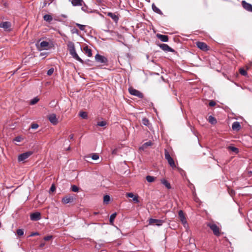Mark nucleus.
<instances>
[{
    "label": "nucleus",
    "mask_w": 252,
    "mask_h": 252,
    "mask_svg": "<svg viewBox=\"0 0 252 252\" xmlns=\"http://www.w3.org/2000/svg\"><path fill=\"white\" fill-rule=\"evenodd\" d=\"M208 121L211 124H215L217 123L216 119L212 116H209Z\"/></svg>",
    "instance_id": "cd10ccee"
},
{
    "label": "nucleus",
    "mask_w": 252,
    "mask_h": 252,
    "mask_svg": "<svg viewBox=\"0 0 252 252\" xmlns=\"http://www.w3.org/2000/svg\"><path fill=\"white\" fill-rule=\"evenodd\" d=\"M49 45V42L46 41H42L40 43V44L38 48L39 50H47L48 47Z\"/></svg>",
    "instance_id": "dca6fc26"
},
{
    "label": "nucleus",
    "mask_w": 252,
    "mask_h": 252,
    "mask_svg": "<svg viewBox=\"0 0 252 252\" xmlns=\"http://www.w3.org/2000/svg\"><path fill=\"white\" fill-rule=\"evenodd\" d=\"M150 0H148V1H149Z\"/></svg>",
    "instance_id": "4d7b16f0"
},
{
    "label": "nucleus",
    "mask_w": 252,
    "mask_h": 252,
    "mask_svg": "<svg viewBox=\"0 0 252 252\" xmlns=\"http://www.w3.org/2000/svg\"><path fill=\"white\" fill-rule=\"evenodd\" d=\"M30 219L32 220L37 221L41 219V214L39 212H34L30 215Z\"/></svg>",
    "instance_id": "1a4fd4ad"
},
{
    "label": "nucleus",
    "mask_w": 252,
    "mask_h": 252,
    "mask_svg": "<svg viewBox=\"0 0 252 252\" xmlns=\"http://www.w3.org/2000/svg\"><path fill=\"white\" fill-rule=\"evenodd\" d=\"M150 0H148V1H149Z\"/></svg>",
    "instance_id": "6e6d98bb"
},
{
    "label": "nucleus",
    "mask_w": 252,
    "mask_h": 252,
    "mask_svg": "<svg viewBox=\"0 0 252 252\" xmlns=\"http://www.w3.org/2000/svg\"><path fill=\"white\" fill-rule=\"evenodd\" d=\"M11 24L10 22H3L0 23V28L5 30H9L11 28Z\"/></svg>",
    "instance_id": "2eb2a0df"
},
{
    "label": "nucleus",
    "mask_w": 252,
    "mask_h": 252,
    "mask_svg": "<svg viewBox=\"0 0 252 252\" xmlns=\"http://www.w3.org/2000/svg\"><path fill=\"white\" fill-rule=\"evenodd\" d=\"M67 49L68 50L69 52L70 55L75 60L79 61V62L81 63H83V61L78 56V54H77L74 44L72 41H68L67 43Z\"/></svg>",
    "instance_id": "f257e3e1"
},
{
    "label": "nucleus",
    "mask_w": 252,
    "mask_h": 252,
    "mask_svg": "<svg viewBox=\"0 0 252 252\" xmlns=\"http://www.w3.org/2000/svg\"><path fill=\"white\" fill-rule=\"evenodd\" d=\"M161 183L164 185L168 189H171V185L170 183L165 179H162L161 180Z\"/></svg>",
    "instance_id": "393cba45"
},
{
    "label": "nucleus",
    "mask_w": 252,
    "mask_h": 252,
    "mask_svg": "<svg viewBox=\"0 0 252 252\" xmlns=\"http://www.w3.org/2000/svg\"><path fill=\"white\" fill-rule=\"evenodd\" d=\"M146 179L148 182L152 183L154 181L155 178L153 176L148 175L146 176Z\"/></svg>",
    "instance_id": "7c9ffc66"
},
{
    "label": "nucleus",
    "mask_w": 252,
    "mask_h": 252,
    "mask_svg": "<svg viewBox=\"0 0 252 252\" xmlns=\"http://www.w3.org/2000/svg\"><path fill=\"white\" fill-rule=\"evenodd\" d=\"M152 9L153 10L158 13V14H159L160 15H162L163 14V13L158 8L154 3H153L152 5Z\"/></svg>",
    "instance_id": "4be33fe9"
},
{
    "label": "nucleus",
    "mask_w": 252,
    "mask_h": 252,
    "mask_svg": "<svg viewBox=\"0 0 252 252\" xmlns=\"http://www.w3.org/2000/svg\"><path fill=\"white\" fill-rule=\"evenodd\" d=\"M228 148L230 150H231V151H232L235 153H238L239 152L238 149L235 147L229 146Z\"/></svg>",
    "instance_id": "f704fd0d"
},
{
    "label": "nucleus",
    "mask_w": 252,
    "mask_h": 252,
    "mask_svg": "<svg viewBox=\"0 0 252 252\" xmlns=\"http://www.w3.org/2000/svg\"><path fill=\"white\" fill-rule=\"evenodd\" d=\"M69 138L70 140H72L73 139V138H74V135L73 134H70L69 136Z\"/></svg>",
    "instance_id": "3c124183"
},
{
    "label": "nucleus",
    "mask_w": 252,
    "mask_h": 252,
    "mask_svg": "<svg viewBox=\"0 0 252 252\" xmlns=\"http://www.w3.org/2000/svg\"><path fill=\"white\" fill-rule=\"evenodd\" d=\"M32 154L33 152L32 151H28L19 155L18 157V161H23L30 157Z\"/></svg>",
    "instance_id": "20e7f679"
},
{
    "label": "nucleus",
    "mask_w": 252,
    "mask_h": 252,
    "mask_svg": "<svg viewBox=\"0 0 252 252\" xmlns=\"http://www.w3.org/2000/svg\"><path fill=\"white\" fill-rule=\"evenodd\" d=\"M92 158L93 160H97L99 158V156L97 154H93L92 156Z\"/></svg>",
    "instance_id": "ea45409f"
},
{
    "label": "nucleus",
    "mask_w": 252,
    "mask_h": 252,
    "mask_svg": "<svg viewBox=\"0 0 252 252\" xmlns=\"http://www.w3.org/2000/svg\"><path fill=\"white\" fill-rule=\"evenodd\" d=\"M74 197L70 195H66L62 198V201L63 204L72 203L74 201Z\"/></svg>",
    "instance_id": "423d86ee"
},
{
    "label": "nucleus",
    "mask_w": 252,
    "mask_h": 252,
    "mask_svg": "<svg viewBox=\"0 0 252 252\" xmlns=\"http://www.w3.org/2000/svg\"><path fill=\"white\" fill-rule=\"evenodd\" d=\"M110 200V196L108 195H105L103 197V203L107 204L109 203Z\"/></svg>",
    "instance_id": "c85d7f7f"
},
{
    "label": "nucleus",
    "mask_w": 252,
    "mask_h": 252,
    "mask_svg": "<svg viewBox=\"0 0 252 252\" xmlns=\"http://www.w3.org/2000/svg\"><path fill=\"white\" fill-rule=\"evenodd\" d=\"M71 190L73 192H78L79 190V188L75 185H72L71 187Z\"/></svg>",
    "instance_id": "4c0bfd02"
},
{
    "label": "nucleus",
    "mask_w": 252,
    "mask_h": 252,
    "mask_svg": "<svg viewBox=\"0 0 252 252\" xmlns=\"http://www.w3.org/2000/svg\"><path fill=\"white\" fill-rule=\"evenodd\" d=\"M106 14L108 16L111 17L115 22H116V23L118 22V21L119 20V17L115 13H113L112 12H108V13H107Z\"/></svg>",
    "instance_id": "f3484780"
},
{
    "label": "nucleus",
    "mask_w": 252,
    "mask_h": 252,
    "mask_svg": "<svg viewBox=\"0 0 252 252\" xmlns=\"http://www.w3.org/2000/svg\"><path fill=\"white\" fill-rule=\"evenodd\" d=\"M106 125H107V122L105 121L98 122L97 123V126H106Z\"/></svg>",
    "instance_id": "473e14b6"
},
{
    "label": "nucleus",
    "mask_w": 252,
    "mask_h": 252,
    "mask_svg": "<svg viewBox=\"0 0 252 252\" xmlns=\"http://www.w3.org/2000/svg\"><path fill=\"white\" fill-rule=\"evenodd\" d=\"M232 128L234 130L239 131L241 128V125L238 122H234L232 126Z\"/></svg>",
    "instance_id": "6ab92c4d"
},
{
    "label": "nucleus",
    "mask_w": 252,
    "mask_h": 252,
    "mask_svg": "<svg viewBox=\"0 0 252 252\" xmlns=\"http://www.w3.org/2000/svg\"><path fill=\"white\" fill-rule=\"evenodd\" d=\"M117 153V149H115L112 151V154L113 155H116Z\"/></svg>",
    "instance_id": "49530a36"
},
{
    "label": "nucleus",
    "mask_w": 252,
    "mask_h": 252,
    "mask_svg": "<svg viewBox=\"0 0 252 252\" xmlns=\"http://www.w3.org/2000/svg\"><path fill=\"white\" fill-rule=\"evenodd\" d=\"M240 73L243 76L247 75V72L244 68H240L239 70Z\"/></svg>",
    "instance_id": "e433bc0d"
},
{
    "label": "nucleus",
    "mask_w": 252,
    "mask_h": 252,
    "mask_svg": "<svg viewBox=\"0 0 252 252\" xmlns=\"http://www.w3.org/2000/svg\"><path fill=\"white\" fill-rule=\"evenodd\" d=\"M75 25H76V26H77L78 27V28L81 31H84L85 30V29L86 28V26L85 25H81V24H78V23H75Z\"/></svg>",
    "instance_id": "72a5a7b5"
},
{
    "label": "nucleus",
    "mask_w": 252,
    "mask_h": 252,
    "mask_svg": "<svg viewBox=\"0 0 252 252\" xmlns=\"http://www.w3.org/2000/svg\"><path fill=\"white\" fill-rule=\"evenodd\" d=\"M84 51L85 53L87 55L88 57H91L92 56V50L88 47V46H86L84 47Z\"/></svg>",
    "instance_id": "5701e85b"
},
{
    "label": "nucleus",
    "mask_w": 252,
    "mask_h": 252,
    "mask_svg": "<svg viewBox=\"0 0 252 252\" xmlns=\"http://www.w3.org/2000/svg\"><path fill=\"white\" fill-rule=\"evenodd\" d=\"M55 187L54 185H52L50 188V190L53 192L55 190Z\"/></svg>",
    "instance_id": "de8ad7c7"
},
{
    "label": "nucleus",
    "mask_w": 252,
    "mask_h": 252,
    "mask_svg": "<svg viewBox=\"0 0 252 252\" xmlns=\"http://www.w3.org/2000/svg\"><path fill=\"white\" fill-rule=\"evenodd\" d=\"M149 224H152L153 223H156V224L158 226H160L164 222V221L161 220H158L151 218L149 220Z\"/></svg>",
    "instance_id": "f8f14e48"
},
{
    "label": "nucleus",
    "mask_w": 252,
    "mask_h": 252,
    "mask_svg": "<svg viewBox=\"0 0 252 252\" xmlns=\"http://www.w3.org/2000/svg\"><path fill=\"white\" fill-rule=\"evenodd\" d=\"M21 140V138L20 137H16L15 139V140L17 142H20Z\"/></svg>",
    "instance_id": "8fccbe9b"
},
{
    "label": "nucleus",
    "mask_w": 252,
    "mask_h": 252,
    "mask_svg": "<svg viewBox=\"0 0 252 252\" xmlns=\"http://www.w3.org/2000/svg\"><path fill=\"white\" fill-rule=\"evenodd\" d=\"M17 234L19 236H21L23 235L24 234V230L22 229H18L17 230Z\"/></svg>",
    "instance_id": "58836bf2"
},
{
    "label": "nucleus",
    "mask_w": 252,
    "mask_h": 252,
    "mask_svg": "<svg viewBox=\"0 0 252 252\" xmlns=\"http://www.w3.org/2000/svg\"><path fill=\"white\" fill-rule=\"evenodd\" d=\"M197 47L204 51H206L209 50L207 45L203 42L198 41L196 43Z\"/></svg>",
    "instance_id": "6e6552de"
},
{
    "label": "nucleus",
    "mask_w": 252,
    "mask_h": 252,
    "mask_svg": "<svg viewBox=\"0 0 252 252\" xmlns=\"http://www.w3.org/2000/svg\"><path fill=\"white\" fill-rule=\"evenodd\" d=\"M216 104V102L213 100H211V101H210V102L209 103V106H211V107L215 106Z\"/></svg>",
    "instance_id": "37998d69"
},
{
    "label": "nucleus",
    "mask_w": 252,
    "mask_h": 252,
    "mask_svg": "<svg viewBox=\"0 0 252 252\" xmlns=\"http://www.w3.org/2000/svg\"><path fill=\"white\" fill-rule=\"evenodd\" d=\"M96 61L99 63H105L107 62V59L105 57L99 54H96L95 56Z\"/></svg>",
    "instance_id": "9d476101"
},
{
    "label": "nucleus",
    "mask_w": 252,
    "mask_h": 252,
    "mask_svg": "<svg viewBox=\"0 0 252 252\" xmlns=\"http://www.w3.org/2000/svg\"><path fill=\"white\" fill-rule=\"evenodd\" d=\"M52 238V236L50 235V236H45L44 237V240L45 241H49Z\"/></svg>",
    "instance_id": "c03bdc74"
},
{
    "label": "nucleus",
    "mask_w": 252,
    "mask_h": 252,
    "mask_svg": "<svg viewBox=\"0 0 252 252\" xmlns=\"http://www.w3.org/2000/svg\"><path fill=\"white\" fill-rule=\"evenodd\" d=\"M48 118L50 123L53 125H56L58 123V119L55 114H51L49 115Z\"/></svg>",
    "instance_id": "0eeeda50"
},
{
    "label": "nucleus",
    "mask_w": 252,
    "mask_h": 252,
    "mask_svg": "<svg viewBox=\"0 0 252 252\" xmlns=\"http://www.w3.org/2000/svg\"><path fill=\"white\" fill-rule=\"evenodd\" d=\"M39 235V233L38 232H34V233H32L30 235V236H33L35 235Z\"/></svg>",
    "instance_id": "09e8293b"
},
{
    "label": "nucleus",
    "mask_w": 252,
    "mask_h": 252,
    "mask_svg": "<svg viewBox=\"0 0 252 252\" xmlns=\"http://www.w3.org/2000/svg\"><path fill=\"white\" fill-rule=\"evenodd\" d=\"M31 127L32 129H36L38 127V125L35 123L32 124L31 125Z\"/></svg>",
    "instance_id": "79ce46f5"
},
{
    "label": "nucleus",
    "mask_w": 252,
    "mask_h": 252,
    "mask_svg": "<svg viewBox=\"0 0 252 252\" xmlns=\"http://www.w3.org/2000/svg\"><path fill=\"white\" fill-rule=\"evenodd\" d=\"M157 37L162 42H167L168 41V36L166 35L157 34Z\"/></svg>",
    "instance_id": "a211bd4d"
},
{
    "label": "nucleus",
    "mask_w": 252,
    "mask_h": 252,
    "mask_svg": "<svg viewBox=\"0 0 252 252\" xmlns=\"http://www.w3.org/2000/svg\"><path fill=\"white\" fill-rule=\"evenodd\" d=\"M159 47L161 49L165 52H174L175 51L173 49L171 48L167 44H161L159 45Z\"/></svg>",
    "instance_id": "4468645a"
},
{
    "label": "nucleus",
    "mask_w": 252,
    "mask_h": 252,
    "mask_svg": "<svg viewBox=\"0 0 252 252\" xmlns=\"http://www.w3.org/2000/svg\"><path fill=\"white\" fill-rule=\"evenodd\" d=\"M71 32L72 34H79V31L76 28H73L71 29Z\"/></svg>",
    "instance_id": "c9c22d12"
},
{
    "label": "nucleus",
    "mask_w": 252,
    "mask_h": 252,
    "mask_svg": "<svg viewBox=\"0 0 252 252\" xmlns=\"http://www.w3.org/2000/svg\"><path fill=\"white\" fill-rule=\"evenodd\" d=\"M44 20L47 22H50L52 21L53 18L51 15L46 14L43 17Z\"/></svg>",
    "instance_id": "a878e982"
},
{
    "label": "nucleus",
    "mask_w": 252,
    "mask_h": 252,
    "mask_svg": "<svg viewBox=\"0 0 252 252\" xmlns=\"http://www.w3.org/2000/svg\"><path fill=\"white\" fill-rule=\"evenodd\" d=\"M207 225L212 230L215 235L216 236L220 235V229L216 224L209 222L207 223Z\"/></svg>",
    "instance_id": "f03ea898"
},
{
    "label": "nucleus",
    "mask_w": 252,
    "mask_h": 252,
    "mask_svg": "<svg viewBox=\"0 0 252 252\" xmlns=\"http://www.w3.org/2000/svg\"><path fill=\"white\" fill-rule=\"evenodd\" d=\"M79 115L80 117H81L82 119H86L88 118V114L86 112L81 111L80 112Z\"/></svg>",
    "instance_id": "bb28decb"
},
{
    "label": "nucleus",
    "mask_w": 252,
    "mask_h": 252,
    "mask_svg": "<svg viewBox=\"0 0 252 252\" xmlns=\"http://www.w3.org/2000/svg\"><path fill=\"white\" fill-rule=\"evenodd\" d=\"M250 65L252 66V61L250 62Z\"/></svg>",
    "instance_id": "864d4df0"
},
{
    "label": "nucleus",
    "mask_w": 252,
    "mask_h": 252,
    "mask_svg": "<svg viewBox=\"0 0 252 252\" xmlns=\"http://www.w3.org/2000/svg\"><path fill=\"white\" fill-rule=\"evenodd\" d=\"M126 196L132 198L133 200L136 203H138L139 202L138 196L134 195L132 192L127 193L126 194Z\"/></svg>",
    "instance_id": "aec40b11"
},
{
    "label": "nucleus",
    "mask_w": 252,
    "mask_h": 252,
    "mask_svg": "<svg viewBox=\"0 0 252 252\" xmlns=\"http://www.w3.org/2000/svg\"><path fill=\"white\" fill-rule=\"evenodd\" d=\"M152 145V142H150V141H149V142H146L145 144H144V145L146 146H151Z\"/></svg>",
    "instance_id": "a18cd8bd"
},
{
    "label": "nucleus",
    "mask_w": 252,
    "mask_h": 252,
    "mask_svg": "<svg viewBox=\"0 0 252 252\" xmlns=\"http://www.w3.org/2000/svg\"><path fill=\"white\" fill-rule=\"evenodd\" d=\"M39 100V98H38L37 97H34V98L32 99L31 100L30 104L34 105V104H36Z\"/></svg>",
    "instance_id": "2f4dec72"
},
{
    "label": "nucleus",
    "mask_w": 252,
    "mask_h": 252,
    "mask_svg": "<svg viewBox=\"0 0 252 252\" xmlns=\"http://www.w3.org/2000/svg\"><path fill=\"white\" fill-rule=\"evenodd\" d=\"M44 243H41L40 245V247L41 248L43 247L44 246Z\"/></svg>",
    "instance_id": "603ef678"
},
{
    "label": "nucleus",
    "mask_w": 252,
    "mask_h": 252,
    "mask_svg": "<svg viewBox=\"0 0 252 252\" xmlns=\"http://www.w3.org/2000/svg\"><path fill=\"white\" fill-rule=\"evenodd\" d=\"M129 92L130 94L138 97L140 98H142L144 97L143 94L140 91L133 89L129 88L128 89Z\"/></svg>",
    "instance_id": "39448f33"
},
{
    "label": "nucleus",
    "mask_w": 252,
    "mask_h": 252,
    "mask_svg": "<svg viewBox=\"0 0 252 252\" xmlns=\"http://www.w3.org/2000/svg\"><path fill=\"white\" fill-rule=\"evenodd\" d=\"M242 5L246 10L249 12H252V5L251 4L248 3L245 0H243L242 1Z\"/></svg>",
    "instance_id": "9b49d317"
},
{
    "label": "nucleus",
    "mask_w": 252,
    "mask_h": 252,
    "mask_svg": "<svg viewBox=\"0 0 252 252\" xmlns=\"http://www.w3.org/2000/svg\"><path fill=\"white\" fill-rule=\"evenodd\" d=\"M97 2H101V0H96Z\"/></svg>",
    "instance_id": "5fc2aeb1"
},
{
    "label": "nucleus",
    "mask_w": 252,
    "mask_h": 252,
    "mask_svg": "<svg viewBox=\"0 0 252 252\" xmlns=\"http://www.w3.org/2000/svg\"><path fill=\"white\" fill-rule=\"evenodd\" d=\"M165 158L167 160L168 163L173 168L176 167L175 162L172 157H171L169 153L167 150H165Z\"/></svg>",
    "instance_id": "7ed1b4c3"
},
{
    "label": "nucleus",
    "mask_w": 252,
    "mask_h": 252,
    "mask_svg": "<svg viewBox=\"0 0 252 252\" xmlns=\"http://www.w3.org/2000/svg\"><path fill=\"white\" fill-rule=\"evenodd\" d=\"M142 123L143 125L147 126L149 127L151 126V124L150 123L149 120L146 118H144L142 119Z\"/></svg>",
    "instance_id": "b1692460"
},
{
    "label": "nucleus",
    "mask_w": 252,
    "mask_h": 252,
    "mask_svg": "<svg viewBox=\"0 0 252 252\" xmlns=\"http://www.w3.org/2000/svg\"><path fill=\"white\" fill-rule=\"evenodd\" d=\"M179 217L182 223L185 225L187 223L186 217L182 210H180L178 213Z\"/></svg>",
    "instance_id": "ddd939ff"
},
{
    "label": "nucleus",
    "mask_w": 252,
    "mask_h": 252,
    "mask_svg": "<svg viewBox=\"0 0 252 252\" xmlns=\"http://www.w3.org/2000/svg\"><path fill=\"white\" fill-rule=\"evenodd\" d=\"M71 3L73 6H82L84 3L83 0H72Z\"/></svg>",
    "instance_id": "412c9836"
},
{
    "label": "nucleus",
    "mask_w": 252,
    "mask_h": 252,
    "mask_svg": "<svg viewBox=\"0 0 252 252\" xmlns=\"http://www.w3.org/2000/svg\"><path fill=\"white\" fill-rule=\"evenodd\" d=\"M116 215H117L116 213H114L110 216V218H109V221L111 223H113Z\"/></svg>",
    "instance_id": "c756f323"
},
{
    "label": "nucleus",
    "mask_w": 252,
    "mask_h": 252,
    "mask_svg": "<svg viewBox=\"0 0 252 252\" xmlns=\"http://www.w3.org/2000/svg\"><path fill=\"white\" fill-rule=\"evenodd\" d=\"M54 69L53 68H50L47 71V75L49 76L51 75L54 72Z\"/></svg>",
    "instance_id": "a19ab883"
}]
</instances>
